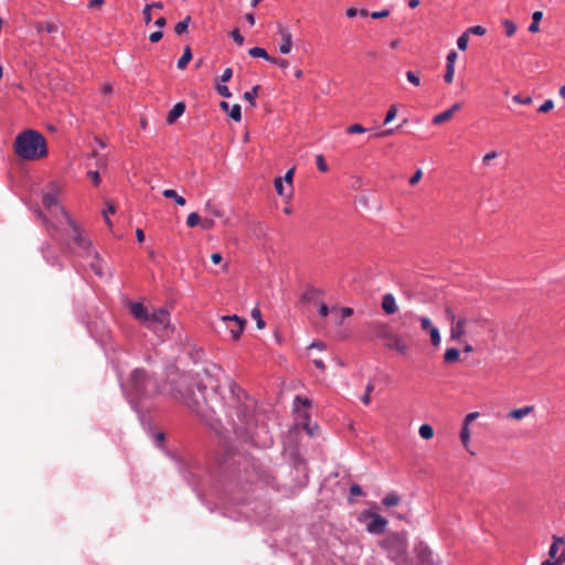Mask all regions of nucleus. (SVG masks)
I'll list each match as a JSON object with an SVG mask.
<instances>
[{
	"label": "nucleus",
	"instance_id": "obj_16",
	"mask_svg": "<svg viewBox=\"0 0 565 565\" xmlns=\"http://www.w3.org/2000/svg\"><path fill=\"white\" fill-rule=\"evenodd\" d=\"M220 106L228 114V116L233 120L239 121L242 119V110H241V106L238 104L230 106L228 103L221 102Z\"/></svg>",
	"mask_w": 565,
	"mask_h": 565
},
{
	"label": "nucleus",
	"instance_id": "obj_11",
	"mask_svg": "<svg viewBox=\"0 0 565 565\" xmlns=\"http://www.w3.org/2000/svg\"><path fill=\"white\" fill-rule=\"evenodd\" d=\"M278 33L281 38V43L279 45V52L281 54H289L292 46V35L290 30L287 26L278 24Z\"/></svg>",
	"mask_w": 565,
	"mask_h": 565
},
{
	"label": "nucleus",
	"instance_id": "obj_62",
	"mask_svg": "<svg viewBox=\"0 0 565 565\" xmlns=\"http://www.w3.org/2000/svg\"><path fill=\"white\" fill-rule=\"evenodd\" d=\"M143 20L146 24H149L151 22V9L148 7V4L142 10Z\"/></svg>",
	"mask_w": 565,
	"mask_h": 565
},
{
	"label": "nucleus",
	"instance_id": "obj_18",
	"mask_svg": "<svg viewBox=\"0 0 565 565\" xmlns=\"http://www.w3.org/2000/svg\"><path fill=\"white\" fill-rule=\"evenodd\" d=\"M552 540H553V543L550 546L548 556L552 559H556L558 557L557 556L558 550L561 547H563L565 544V539L557 536V535H553Z\"/></svg>",
	"mask_w": 565,
	"mask_h": 565
},
{
	"label": "nucleus",
	"instance_id": "obj_12",
	"mask_svg": "<svg viewBox=\"0 0 565 565\" xmlns=\"http://www.w3.org/2000/svg\"><path fill=\"white\" fill-rule=\"evenodd\" d=\"M478 412H472L466 415L463 419L462 429L460 431V440L466 449H468L469 440H470V431H469V425L479 417Z\"/></svg>",
	"mask_w": 565,
	"mask_h": 565
},
{
	"label": "nucleus",
	"instance_id": "obj_23",
	"mask_svg": "<svg viewBox=\"0 0 565 565\" xmlns=\"http://www.w3.org/2000/svg\"><path fill=\"white\" fill-rule=\"evenodd\" d=\"M192 60V51L190 46H185L182 56L178 61V68L184 70Z\"/></svg>",
	"mask_w": 565,
	"mask_h": 565
},
{
	"label": "nucleus",
	"instance_id": "obj_1",
	"mask_svg": "<svg viewBox=\"0 0 565 565\" xmlns=\"http://www.w3.org/2000/svg\"><path fill=\"white\" fill-rule=\"evenodd\" d=\"M14 151L24 160L41 159L47 154L46 140L42 134L35 130H24L15 138Z\"/></svg>",
	"mask_w": 565,
	"mask_h": 565
},
{
	"label": "nucleus",
	"instance_id": "obj_26",
	"mask_svg": "<svg viewBox=\"0 0 565 565\" xmlns=\"http://www.w3.org/2000/svg\"><path fill=\"white\" fill-rule=\"evenodd\" d=\"M459 351L455 348L447 349L444 354V360L447 364L455 363L459 360Z\"/></svg>",
	"mask_w": 565,
	"mask_h": 565
},
{
	"label": "nucleus",
	"instance_id": "obj_58",
	"mask_svg": "<svg viewBox=\"0 0 565 565\" xmlns=\"http://www.w3.org/2000/svg\"><path fill=\"white\" fill-rule=\"evenodd\" d=\"M390 15V11L387 9H384L382 11H374L371 13L372 19H382Z\"/></svg>",
	"mask_w": 565,
	"mask_h": 565
},
{
	"label": "nucleus",
	"instance_id": "obj_7",
	"mask_svg": "<svg viewBox=\"0 0 565 565\" xmlns=\"http://www.w3.org/2000/svg\"><path fill=\"white\" fill-rule=\"evenodd\" d=\"M60 212L64 222L71 227L72 237L76 246L81 249L87 250L90 247V242L83 236L79 225L71 217L64 207H60Z\"/></svg>",
	"mask_w": 565,
	"mask_h": 565
},
{
	"label": "nucleus",
	"instance_id": "obj_38",
	"mask_svg": "<svg viewBox=\"0 0 565 565\" xmlns=\"http://www.w3.org/2000/svg\"><path fill=\"white\" fill-rule=\"evenodd\" d=\"M252 318L256 321V326L258 329H264L265 328V322L262 318V312L258 308H254L252 310Z\"/></svg>",
	"mask_w": 565,
	"mask_h": 565
},
{
	"label": "nucleus",
	"instance_id": "obj_19",
	"mask_svg": "<svg viewBox=\"0 0 565 565\" xmlns=\"http://www.w3.org/2000/svg\"><path fill=\"white\" fill-rule=\"evenodd\" d=\"M465 319H459L458 321H455L450 329V338L452 340H458L465 334Z\"/></svg>",
	"mask_w": 565,
	"mask_h": 565
},
{
	"label": "nucleus",
	"instance_id": "obj_61",
	"mask_svg": "<svg viewBox=\"0 0 565 565\" xmlns=\"http://www.w3.org/2000/svg\"><path fill=\"white\" fill-rule=\"evenodd\" d=\"M350 494L360 497V495H363V490L359 484H352L350 487Z\"/></svg>",
	"mask_w": 565,
	"mask_h": 565
},
{
	"label": "nucleus",
	"instance_id": "obj_3",
	"mask_svg": "<svg viewBox=\"0 0 565 565\" xmlns=\"http://www.w3.org/2000/svg\"><path fill=\"white\" fill-rule=\"evenodd\" d=\"M126 390L131 397L148 398L158 395L161 392V386L159 382L143 369H136L130 374Z\"/></svg>",
	"mask_w": 565,
	"mask_h": 565
},
{
	"label": "nucleus",
	"instance_id": "obj_10",
	"mask_svg": "<svg viewBox=\"0 0 565 565\" xmlns=\"http://www.w3.org/2000/svg\"><path fill=\"white\" fill-rule=\"evenodd\" d=\"M369 516L372 519L371 522L366 525L367 532L372 534H382L385 531L387 521L383 516L376 513H369Z\"/></svg>",
	"mask_w": 565,
	"mask_h": 565
},
{
	"label": "nucleus",
	"instance_id": "obj_55",
	"mask_svg": "<svg viewBox=\"0 0 565 565\" xmlns=\"http://www.w3.org/2000/svg\"><path fill=\"white\" fill-rule=\"evenodd\" d=\"M458 54L456 51H450L447 55V65L446 66H455Z\"/></svg>",
	"mask_w": 565,
	"mask_h": 565
},
{
	"label": "nucleus",
	"instance_id": "obj_4",
	"mask_svg": "<svg viewBox=\"0 0 565 565\" xmlns=\"http://www.w3.org/2000/svg\"><path fill=\"white\" fill-rule=\"evenodd\" d=\"M381 545L388 552L391 558H397L406 552L407 539L403 533H390Z\"/></svg>",
	"mask_w": 565,
	"mask_h": 565
},
{
	"label": "nucleus",
	"instance_id": "obj_49",
	"mask_svg": "<svg viewBox=\"0 0 565 565\" xmlns=\"http://www.w3.org/2000/svg\"><path fill=\"white\" fill-rule=\"evenodd\" d=\"M396 114H397V107L395 105H392L386 113L384 124L391 122L396 117Z\"/></svg>",
	"mask_w": 565,
	"mask_h": 565
},
{
	"label": "nucleus",
	"instance_id": "obj_39",
	"mask_svg": "<svg viewBox=\"0 0 565 565\" xmlns=\"http://www.w3.org/2000/svg\"><path fill=\"white\" fill-rule=\"evenodd\" d=\"M201 224V216L196 212H192L186 217V225L189 227H194Z\"/></svg>",
	"mask_w": 565,
	"mask_h": 565
},
{
	"label": "nucleus",
	"instance_id": "obj_32",
	"mask_svg": "<svg viewBox=\"0 0 565 565\" xmlns=\"http://www.w3.org/2000/svg\"><path fill=\"white\" fill-rule=\"evenodd\" d=\"M452 118L451 113L447 109L433 118L434 125H441Z\"/></svg>",
	"mask_w": 565,
	"mask_h": 565
},
{
	"label": "nucleus",
	"instance_id": "obj_6",
	"mask_svg": "<svg viewBox=\"0 0 565 565\" xmlns=\"http://www.w3.org/2000/svg\"><path fill=\"white\" fill-rule=\"evenodd\" d=\"M61 192V186L56 183L51 185V191L43 194L42 203L46 210L55 217L56 222L62 224L64 222L61 216L60 207H63L58 203V193Z\"/></svg>",
	"mask_w": 565,
	"mask_h": 565
},
{
	"label": "nucleus",
	"instance_id": "obj_57",
	"mask_svg": "<svg viewBox=\"0 0 565 565\" xmlns=\"http://www.w3.org/2000/svg\"><path fill=\"white\" fill-rule=\"evenodd\" d=\"M422 177H423L422 169H417V171L414 173V175L409 179V184L411 185L417 184L420 181Z\"/></svg>",
	"mask_w": 565,
	"mask_h": 565
},
{
	"label": "nucleus",
	"instance_id": "obj_45",
	"mask_svg": "<svg viewBox=\"0 0 565 565\" xmlns=\"http://www.w3.org/2000/svg\"><path fill=\"white\" fill-rule=\"evenodd\" d=\"M419 322H420V328L423 331L429 332L430 328L435 327L428 317H420Z\"/></svg>",
	"mask_w": 565,
	"mask_h": 565
},
{
	"label": "nucleus",
	"instance_id": "obj_2",
	"mask_svg": "<svg viewBox=\"0 0 565 565\" xmlns=\"http://www.w3.org/2000/svg\"><path fill=\"white\" fill-rule=\"evenodd\" d=\"M129 309L136 320L153 332L167 331L170 326V315L164 308L154 309L150 313L141 302H130Z\"/></svg>",
	"mask_w": 565,
	"mask_h": 565
},
{
	"label": "nucleus",
	"instance_id": "obj_14",
	"mask_svg": "<svg viewBox=\"0 0 565 565\" xmlns=\"http://www.w3.org/2000/svg\"><path fill=\"white\" fill-rule=\"evenodd\" d=\"M374 333L379 339L385 342H390L392 338L396 334L386 323H376L374 327Z\"/></svg>",
	"mask_w": 565,
	"mask_h": 565
},
{
	"label": "nucleus",
	"instance_id": "obj_40",
	"mask_svg": "<svg viewBox=\"0 0 565 565\" xmlns=\"http://www.w3.org/2000/svg\"><path fill=\"white\" fill-rule=\"evenodd\" d=\"M258 89L259 86H254L250 90L245 92L244 94V98L248 100L252 104V106H255V98L258 95Z\"/></svg>",
	"mask_w": 565,
	"mask_h": 565
},
{
	"label": "nucleus",
	"instance_id": "obj_34",
	"mask_svg": "<svg viewBox=\"0 0 565 565\" xmlns=\"http://www.w3.org/2000/svg\"><path fill=\"white\" fill-rule=\"evenodd\" d=\"M430 337V342L434 347H439L441 342V337L439 333V330L437 327L430 328V331L428 332Z\"/></svg>",
	"mask_w": 565,
	"mask_h": 565
},
{
	"label": "nucleus",
	"instance_id": "obj_17",
	"mask_svg": "<svg viewBox=\"0 0 565 565\" xmlns=\"http://www.w3.org/2000/svg\"><path fill=\"white\" fill-rule=\"evenodd\" d=\"M204 376L206 377L207 380V383L206 384H203V379H201L199 382L195 383V386H196V390L199 391L200 394H203L205 388L207 386H210L211 388H216L217 387V384L215 383L216 381H214L212 379V374H211V371L209 370H204Z\"/></svg>",
	"mask_w": 565,
	"mask_h": 565
},
{
	"label": "nucleus",
	"instance_id": "obj_9",
	"mask_svg": "<svg viewBox=\"0 0 565 565\" xmlns=\"http://www.w3.org/2000/svg\"><path fill=\"white\" fill-rule=\"evenodd\" d=\"M253 406V402L248 401V403H245L244 406H239L235 411L236 419H234L233 415L231 414V419L233 420L234 428L237 431H243L246 429V423L247 418L250 414V408Z\"/></svg>",
	"mask_w": 565,
	"mask_h": 565
},
{
	"label": "nucleus",
	"instance_id": "obj_27",
	"mask_svg": "<svg viewBox=\"0 0 565 565\" xmlns=\"http://www.w3.org/2000/svg\"><path fill=\"white\" fill-rule=\"evenodd\" d=\"M204 210L207 213H210L213 216H215V217H223L224 216V212L215 203H213L212 201H207L205 203Z\"/></svg>",
	"mask_w": 565,
	"mask_h": 565
},
{
	"label": "nucleus",
	"instance_id": "obj_31",
	"mask_svg": "<svg viewBox=\"0 0 565 565\" xmlns=\"http://www.w3.org/2000/svg\"><path fill=\"white\" fill-rule=\"evenodd\" d=\"M248 54L253 57H262L266 61L270 62L271 56L268 55L265 49L263 47H253L248 51Z\"/></svg>",
	"mask_w": 565,
	"mask_h": 565
},
{
	"label": "nucleus",
	"instance_id": "obj_54",
	"mask_svg": "<svg viewBox=\"0 0 565 565\" xmlns=\"http://www.w3.org/2000/svg\"><path fill=\"white\" fill-rule=\"evenodd\" d=\"M554 107V103L552 99H547L545 100L539 108V111L540 113H547L550 111L551 109H553Z\"/></svg>",
	"mask_w": 565,
	"mask_h": 565
},
{
	"label": "nucleus",
	"instance_id": "obj_22",
	"mask_svg": "<svg viewBox=\"0 0 565 565\" xmlns=\"http://www.w3.org/2000/svg\"><path fill=\"white\" fill-rule=\"evenodd\" d=\"M162 195H163L164 198H167V199H172V200H174V202H175L178 205H180V206H184V205H185V203H186V202H185V199H184L183 196L179 195V194L177 193V191H175V190H172V189H166V190H163Z\"/></svg>",
	"mask_w": 565,
	"mask_h": 565
},
{
	"label": "nucleus",
	"instance_id": "obj_29",
	"mask_svg": "<svg viewBox=\"0 0 565 565\" xmlns=\"http://www.w3.org/2000/svg\"><path fill=\"white\" fill-rule=\"evenodd\" d=\"M35 28L38 32L46 31L47 33H53L58 30L57 25L53 22H38Z\"/></svg>",
	"mask_w": 565,
	"mask_h": 565
},
{
	"label": "nucleus",
	"instance_id": "obj_37",
	"mask_svg": "<svg viewBox=\"0 0 565 565\" xmlns=\"http://www.w3.org/2000/svg\"><path fill=\"white\" fill-rule=\"evenodd\" d=\"M563 563H565V550L561 552L556 559H545L541 563V565H562Z\"/></svg>",
	"mask_w": 565,
	"mask_h": 565
},
{
	"label": "nucleus",
	"instance_id": "obj_8",
	"mask_svg": "<svg viewBox=\"0 0 565 565\" xmlns=\"http://www.w3.org/2000/svg\"><path fill=\"white\" fill-rule=\"evenodd\" d=\"M221 320L225 323L226 329L231 332L233 340L237 341L244 331L246 321L236 315L223 316Z\"/></svg>",
	"mask_w": 565,
	"mask_h": 565
},
{
	"label": "nucleus",
	"instance_id": "obj_43",
	"mask_svg": "<svg viewBox=\"0 0 565 565\" xmlns=\"http://www.w3.org/2000/svg\"><path fill=\"white\" fill-rule=\"evenodd\" d=\"M466 32L470 35H484L487 33V29L481 25L470 26L466 30Z\"/></svg>",
	"mask_w": 565,
	"mask_h": 565
},
{
	"label": "nucleus",
	"instance_id": "obj_41",
	"mask_svg": "<svg viewBox=\"0 0 565 565\" xmlns=\"http://www.w3.org/2000/svg\"><path fill=\"white\" fill-rule=\"evenodd\" d=\"M469 34L465 31L457 40L459 50L465 51L468 47Z\"/></svg>",
	"mask_w": 565,
	"mask_h": 565
},
{
	"label": "nucleus",
	"instance_id": "obj_56",
	"mask_svg": "<svg viewBox=\"0 0 565 565\" xmlns=\"http://www.w3.org/2000/svg\"><path fill=\"white\" fill-rule=\"evenodd\" d=\"M232 38L238 45L244 44V36L239 33L237 29L232 31Z\"/></svg>",
	"mask_w": 565,
	"mask_h": 565
},
{
	"label": "nucleus",
	"instance_id": "obj_63",
	"mask_svg": "<svg viewBox=\"0 0 565 565\" xmlns=\"http://www.w3.org/2000/svg\"><path fill=\"white\" fill-rule=\"evenodd\" d=\"M162 36H163L162 31H156L149 35V40L152 43H157L162 39Z\"/></svg>",
	"mask_w": 565,
	"mask_h": 565
},
{
	"label": "nucleus",
	"instance_id": "obj_33",
	"mask_svg": "<svg viewBox=\"0 0 565 565\" xmlns=\"http://www.w3.org/2000/svg\"><path fill=\"white\" fill-rule=\"evenodd\" d=\"M190 21H191V17L188 15L184 20L178 22L174 26V32L178 35H181L184 32H186Z\"/></svg>",
	"mask_w": 565,
	"mask_h": 565
},
{
	"label": "nucleus",
	"instance_id": "obj_47",
	"mask_svg": "<svg viewBox=\"0 0 565 565\" xmlns=\"http://www.w3.org/2000/svg\"><path fill=\"white\" fill-rule=\"evenodd\" d=\"M294 173H295V168H291L286 172V174L284 177V181L288 184V188H289L288 196L291 194Z\"/></svg>",
	"mask_w": 565,
	"mask_h": 565
},
{
	"label": "nucleus",
	"instance_id": "obj_42",
	"mask_svg": "<svg viewBox=\"0 0 565 565\" xmlns=\"http://www.w3.org/2000/svg\"><path fill=\"white\" fill-rule=\"evenodd\" d=\"M353 315V309L345 307L340 310V315L337 318V323L341 324L342 321Z\"/></svg>",
	"mask_w": 565,
	"mask_h": 565
},
{
	"label": "nucleus",
	"instance_id": "obj_46",
	"mask_svg": "<svg viewBox=\"0 0 565 565\" xmlns=\"http://www.w3.org/2000/svg\"><path fill=\"white\" fill-rule=\"evenodd\" d=\"M329 312L335 313V312H338V309L335 307L329 309V307L326 303L320 302L319 303V313H320V316L327 317L329 315Z\"/></svg>",
	"mask_w": 565,
	"mask_h": 565
},
{
	"label": "nucleus",
	"instance_id": "obj_24",
	"mask_svg": "<svg viewBox=\"0 0 565 565\" xmlns=\"http://www.w3.org/2000/svg\"><path fill=\"white\" fill-rule=\"evenodd\" d=\"M399 502L401 498L396 492L387 493L382 500V503L387 508L396 507L399 504Z\"/></svg>",
	"mask_w": 565,
	"mask_h": 565
},
{
	"label": "nucleus",
	"instance_id": "obj_21",
	"mask_svg": "<svg viewBox=\"0 0 565 565\" xmlns=\"http://www.w3.org/2000/svg\"><path fill=\"white\" fill-rule=\"evenodd\" d=\"M533 411H534V406L527 405L522 408L512 409L508 414V417L512 418V419L520 420V419L524 418L525 416H527L529 414H531Z\"/></svg>",
	"mask_w": 565,
	"mask_h": 565
},
{
	"label": "nucleus",
	"instance_id": "obj_53",
	"mask_svg": "<svg viewBox=\"0 0 565 565\" xmlns=\"http://www.w3.org/2000/svg\"><path fill=\"white\" fill-rule=\"evenodd\" d=\"M216 90L221 96H223L225 98H230L232 96V94L226 85L218 84L216 87Z\"/></svg>",
	"mask_w": 565,
	"mask_h": 565
},
{
	"label": "nucleus",
	"instance_id": "obj_59",
	"mask_svg": "<svg viewBox=\"0 0 565 565\" xmlns=\"http://www.w3.org/2000/svg\"><path fill=\"white\" fill-rule=\"evenodd\" d=\"M270 62L276 64V65H278L281 68H287L289 66V62L287 60H285V58L271 57Z\"/></svg>",
	"mask_w": 565,
	"mask_h": 565
},
{
	"label": "nucleus",
	"instance_id": "obj_36",
	"mask_svg": "<svg viewBox=\"0 0 565 565\" xmlns=\"http://www.w3.org/2000/svg\"><path fill=\"white\" fill-rule=\"evenodd\" d=\"M374 383L373 381H370L367 384H366V387H365V394L362 396L361 401L364 405H369L371 403V393L374 391Z\"/></svg>",
	"mask_w": 565,
	"mask_h": 565
},
{
	"label": "nucleus",
	"instance_id": "obj_48",
	"mask_svg": "<svg viewBox=\"0 0 565 565\" xmlns=\"http://www.w3.org/2000/svg\"><path fill=\"white\" fill-rule=\"evenodd\" d=\"M366 129L360 125V124H354V125H351L347 128V132L350 134V135H353V134H363L365 132Z\"/></svg>",
	"mask_w": 565,
	"mask_h": 565
},
{
	"label": "nucleus",
	"instance_id": "obj_44",
	"mask_svg": "<svg viewBox=\"0 0 565 565\" xmlns=\"http://www.w3.org/2000/svg\"><path fill=\"white\" fill-rule=\"evenodd\" d=\"M406 78L408 79L409 83H412L414 86H419L420 85V78L418 76V74H416L415 72L413 71H407L406 72Z\"/></svg>",
	"mask_w": 565,
	"mask_h": 565
},
{
	"label": "nucleus",
	"instance_id": "obj_13",
	"mask_svg": "<svg viewBox=\"0 0 565 565\" xmlns=\"http://www.w3.org/2000/svg\"><path fill=\"white\" fill-rule=\"evenodd\" d=\"M384 345L387 349L394 350L403 355L406 354L409 350V345L398 334H395L390 342H384Z\"/></svg>",
	"mask_w": 565,
	"mask_h": 565
},
{
	"label": "nucleus",
	"instance_id": "obj_5",
	"mask_svg": "<svg viewBox=\"0 0 565 565\" xmlns=\"http://www.w3.org/2000/svg\"><path fill=\"white\" fill-rule=\"evenodd\" d=\"M192 382V379L186 375H182L173 382V390L177 394L175 396L181 398L190 408L198 404V401L194 398Z\"/></svg>",
	"mask_w": 565,
	"mask_h": 565
},
{
	"label": "nucleus",
	"instance_id": "obj_20",
	"mask_svg": "<svg viewBox=\"0 0 565 565\" xmlns=\"http://www.w3.org/2000/svg\"><path fill=\"white\" fill-rule=\"evenodd\" d=\"M185 105L183 103H177L167 116V122L173 124L179 117L183 115Z\"/></svg>",
	"mask_w": 565,
	"mask_h": 565
},
{
	"label": "nucleus",
	"instance_id": "obj_25",
	"mask_svg": "<svg viewBox=\"0 0 565 565\" xmlns=\"http://www.w3.org/2000/svg\"><path fill=\"white\" fill-rule=\"evenodd\" d=\"M542 18H543V12L542 11L533 12V14H532V22L529 25V31L531 33H537L540 31V21L542 20Z\"/></svg>",
	"mask_w": 565,
	"mask_h": 565
},
{
	"label": "nucleus",
	"instance_id": "obj_50",
	"mask_svg": "<svg viewBox=\"0 0 565 565\" xmlns=\"http://www.w3.org/2000/svg\"><path fill=\"white\" fill-rule=\"evenodd\" d=\"M316 163H317V168L321 172H327L328 171V164L326 163V160H324L322 154L317 156Z\"/></svg>",
	"mask_w": 565,
	"mask_h": 565
},
{
	"label": "nucleus",
	"instance_id": "obj_28",
	"mask_svg": "<svg viewBox=\"0 0 565 565\" xmlns=\"http://www.w3.org/2000/svg\"><path fill=\"white\" fill-rule=\"evenodd\" d=\"M321 291L317 288H308L305 294L302 295V300L306 302H313L317 300Z\"/></svg>",
	"mask_w": 565,
	"mask_h": 565
},
{
	"label": "nucleus",
	"instance_id": "obj_52",
	"mask_svg": "<svg viewBox=\"0 0 565 565\" xmlns=\"http://www.w3.org/2000/svg\"><path fill=\"white\" fill-rule=\"evenodd\" d=\"M455 76V66H446V73L444 75L446 83H451Z\"/></svg>",
	"mask_w": 565,
	"mask_h": 565
},
{
	"label": "nucleus",
	"instance_id": "obj_64",
	"mask_svg": "<svg viewBox=\"0 0 565 565\" xmlns=\"http://www.w3.org/2000/svg\"><path fill=\"white\" fill-rule=\"evenodd\" d=\"M215 225V222L214 220L212 218H204L202 222H201V226L204 228V230H211L213 228Z\"/></svg>",
	"mask_w": 565,
	"mask_h": 565
},
{
	"label": "nucleus",
	"instance_id": "obj_51",
	"mask_svg": "<svg viewBox=\"0 0 565 565\" xmlns=\"http://www.w3.org/2000/svg\"><path fill=\"white\" fill-rule=\"evenodd\" d=\"M274 185H275V189H276L278 195L284 196L286 194L281 178H276L274 181Z\"/></svg>",
	"mask_w": 565,
	"mask_h": 565
},
{
	"label": "nucleus",
	"instance_id": "obj_30",
	"mask_svg": "<svg viewBox=\"0 0 565 565\" xmlns=\"http://www.w3.org/2000/svg\"><path fill=\"white\" fill-rule=\"evenodd\" d=\"M418 433H419V436L425 440H429L434 437V428L428 424H423L419 427Z\"/></svg>",
	"mask_w": 565,
	"mask_h": 565
},
{
	"label": "nucleus",
	"instance_id": "obj_35",
	"mask_svg": "<svg viewBox=\"0 0 565 565\" xmlns=\"http://www.w3.org/2000/svg\"><path fill=\"white\" fill-rule=\"evenodd\" d=\"M502 26L504 29V33L508 35V36H512L515 32H516V25L513 21L511 20H503L502 21Z\"/></svg>",
	"mask_w": 565,
	"mask_h": 565
},
{
	"label": "nucleus",
	"instance_id": "obj_60",
	"mask_svg": "<svg viewBox=\"0 0 565 565\" xmlns=\"http://www.w3.org/2000/svg\"><path fill=\"white\" fill-rule=\"evenodd\" d=\"M232 75H233V71H232V68H231V67H227V68H225V70L223 71V74H222V76H221V81H222L223 83H226V82H228V81L232 78Z\"/></svg>",
	"mask_w": 565,
	"mask_h": 565
},
{
	"label": "nucleus",
	"instance_id": "obj_15",
	"mask_svg": "<svg viewBox=\"0 0 565 565\" xmlns=\"http://www.w3.org/2000/svg\"><path fill=\"white\" fill-rule=\"evenodd\" d=\"M381 306L386 315H394L398 310L395 297L392 294L383 296Z\"/></svg>",
	"mask_w": 565,
	"mask_h": 565
}]
</instances>
